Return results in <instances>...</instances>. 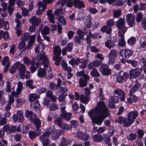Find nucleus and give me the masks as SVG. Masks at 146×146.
<instances>
[{
    "label": "nucleus",
    "instance_id": "nucleus-1",
    "mask_svg": "<svg viewBox=\"0 0 146 146\" xmlns=\"http://www.w3.org/2000/svg\"><path fill=\"white\" fill-rule=\"evenodd\" d=\"M97 110L99 115H97L92 121L97 125H101L104 119L109 116V110L104 101H100L97 104Z\"/></svg>",
    "mask_w": 146,
    "mask_h": 146
},
{
    "label": "nucleus",
    "instance_id": "nucleus-2",
    "mask_svg": "<svg viewBox=\"0 0 146 146\" xmlns=\"http://www.w3.org/2000/svg\"><path fill=\"white\" fill-rule=\"evenodd\" d=\"M138 115V112L134 110L129 112L127 115V119L126 118H124L123 117L120 116L118 117L117 119L115 120V122L121 123L122 122L124 123L123 126L127 127L130 126L135 121Z\"/></svg>",
    "mask_w": 146,
    "mask_h": 146
},
{
    "label": "nucleus",
    "instance_id": "nucleus-3",
    "mask_svg": "<svg viewBox=\"0 0 146 146\" xmlns=\"http://www.w3.org/2000/svg\"><path fill=\"white\" fill-rule=\"evenodd\" d=\"M100 66V72L104 76L110 75L111 73V69L109 68V66L106 64H101Z\"/></svg>",
    "mask_w": 146,
    "mask_h": 146
},
{
    "label": "nucleus",
    "instance_id": "nucleus-4",
    "mask_svg": "<svg viewBox=\"0 0 146 146\" xmlns=\"http://www.w3.org/2000/svg\"><path fill=\"white\" fill-rule=\"evenodd\" d=\"M133 52L131 50L125 49L120 50L119 54L120 56H121L123 58L127 59L132 56Z\"/></svg>",
    "mask_w": 146,
    "mask_h": 146
},
{
    "label": "nucleus",
    "instance_id": "nucleus-5",
    "mask_svg": "<svg viewBox=\"0 0 146 146\" xmlns=\"http://www.w3.org/2000/svg\"><path fill=\"white\" fill-rule=\"evenodd\" d=\"M116 81L118 83H121L123 80L128 78V76L126 72H123V71L120 72L116 77Z\"/></svg>",
    "mask_w": 146,
    "mask_h": 146
},
{
    "label": "nucleus",
    "instance_id": "nucleus-6",
    "mask_svg": "<svg viewBox=\"0 0 146 146\" xmlns=\"http://www.w3.org/2000/svg\"><path fill=\"white\" fill-rule=\"evenodd\" d=\"M102 61L96 60L90 62L88 65V69L90 70L94 69L100 66L102 63Z\"/></svg>",
    "mask_w": 146,
    "mask_h": 146
},
{
    "label": "nucleus",
    "instance_id": "nucleus-7",
    "mask_svg": "<svg viewBox=\"0 0 146 146\" xmlns=\"http://www.w3.org/2000/svg\"><path fill=\"white\" fill-rule=\"evenodd\" d=\"M24 118L22 112L20 110L17 111V114H14L13 117V120L14 121H18L20 122L23 121Z\"/></svg>",
    "mask_w": 146,
    "mask_h": 146
},
{
    "label": "nucleus",
    "instance_id": "nucleus-8",
    "mask_svg": "<svg viewBox=\"0 0 146 146\" xmlns=\"http://www.w3.org/2000/svg\"><path fill=\"white\" fill-rule=\"evenodd\" d=\"M117 53V51L115 49L111 50L109 52L108 55L109 61L111 64L115 62Z\"/></svg>",
    "mask_w": 146,
    "mask_h": 146
},
{
    "label": "nucleus",
    "instance_id": "nucleus-9",
    "mask_svg": "<svg viewBox=\"0 0 146 146\" xmlns=\"http://www.w3.org/2000/svg\"><path fill=\"white\" fill-rule=\"evenodd\" d=\"M118 100V98L117 96L113 95L111 96L109 102V104L110 107L111 108H116V106L115 104L117 103Z\"/></svg>",
    "mask_w": 146,
    "mask_h": 146
},
{
    "label": "nucleus",
    "instance_id": "nucleus-10",
    "mask_svg": "<svg viewBox=\"0 0 146 146\" xmlns=\"http://www.w3.org/2000/svg\"><path fill=\"white\" fill-rule=\"evenodd\" d=\"M141 69L137 68L132 69L130 71V77L132 79L137 77L141 73Z\"/></svg>",
    "mask_w": 146,
    "mask_h": 146
},
{
    "label": "nucleus",
    "instance_id": "nucleus-11",
    "mask_svg": "<svg viewBox=\"0 0 146 146\" xmlns=\"http://www.w3.org/2000/svg\"><path fill=\"white\" fill-rule=\"evenodd\" d=\"M115 94H117L121 101L123 102L125 98V94L124 92L121 89L119 88L114 91Z\"/></svg>",
    "mask_w": 146,
    "mask_h": 146
},
{
    "label": "nucleus",
    "instance_id": "nucleus-12",
    "mask_svg": "<svg viewBox=\"0 0 146 146\" xmlns=\"http://www.w3.org/2000/svg\"><path fill=\"white\" fill-rule=\"evenodd\" d=\"M33 108L34 110L36 112L39 113H40L42 109L41 106L38 102V100L33 102L32 105V103H31V106Z\"/></svg>",
    "mask_w": 146,
    "mask_h": 146
},
{
    "label": "nucleus",
    "instance_id": "nucleus-13",
    "mask_svg": "<svg viewBox=\"0 0 146 146\" xmlns=\"http://www.w3.org/2000/svg\"><path fill=\"white\" fill-rule=\"evenodd\" d=\"M48 137L43 134L39 137V140L41 141H42L43 146H49L50 141Z\"/></svg>",
    "mask_w": 146,
    "mask_h": 146
},
{
    "label": "nucleus",
    "instance_id": "nucleus-14",
    "mask_svg": "<svg viewBox=\"0 0 146 146\" xmlns=\"http://www.w3.org/2000/svg\"><path fill=\"white\" fill-rule=\"evenodd\" d=\"M26 67L24 64H21V66L18 68V73L20 78L24 79L25 74L26 72Z\"/></svg>",
    "mask_w": 146,
    "mask_h": 146
},
{
    "label": "nucleus",
    "instance_id": "nucleus-15",
    "mask_svg": "<svg viewBox=\"0 0 146 146\" xmlns=\"http://www.w3.org/2000/svg\"><path fill=\"white\" fill-rule=\"evenodd\" d=\"M40 18H37L36 16H33L29 19V22L33 26H36L38 25L40 23Z\"/></svg>",
    "mask_w": 146,
    "mask_h": 146
},
{
    "label": "nucleus",
    "instance_id": "nucleus-16",
    "mask_svg": "<svg viewBox=\"0 0 146 146\" xmlns=\"http://www.w3.org/2000/svg\"><path fill=\"white\" fill-rule=\"evenodd\" d=\"M37 71V76L40 78H43L46 75V69L42 68L41 67H40Z\"/></svg>",
    "mask_w": 146,
    "mask_h": 146
},
{
    "label": "nucleus",
    "instance_id": "nucleus-17",
    "mask_svg": "<svg viewBox=\"0 0 146 146\" xmlns=\"http://www.w3.org/2000/svg\"><path fill=\"white\" fill-rule=\"evenodd\" d=\"M116 42H117V40L115 39H114V40H113L111 39H108L105 42V45L106 47L110 49L111 48L115 46V43Z\"/></svg>",
    "mask_w": 146,
    "mask_h": 146
},
{
    "label": "nucleus",
    "instance_id": "nucleus-18",
    "mask_svg": "<svg viewBox=\"0 0 146 146\" xmlns=\"http://www.w3.org/2000/svg\"><path fill=\"white\" fill-rule=\"evenodd\" d=\"M73 4L75 7L78 9L84 8L85 7L84 4L80 0H74L73 2Z\"/></svg>",
    "mask_w": 146,
    "mask_h": 146
},
{
    "label": "nucleus",
    "instance_id": "nucleus-19",
    "mask_svg": "<svg viewBox=\"0 0 146 146\" xmlns=\"http://www.w3.org/2000/svg\"><path fill=\"white\" fill-rule=\"evenodd\" d=\"M61 53L60 47L58 45H54L53 46V53L55 56L60 57Z\"/></svg>",
    "mask_w": 146,
    "mask_h": 146
},
{
    "label": "nucleus",
    "instance_id": "nucleus-20",
    "mask_svg": "<svg viewBox=\"0 0 146 146\" xmlns=\"http://www.w3.org/2000/svg\"><path fill=\"white\" fill-rule=\"evenodd\" d=\"M125 22L122 19L120 18L116 22V26L118 30H120L124 27Z\"/></svg>",
    "mask_w": 146,
    "mask_h": 146
},
{
    "label": "nucleus",
    "instance_id": "nucleus-21",
    "mask_svg": "<svg viewBox=\"0 0 146 146\" xmlns=\"http://www.w3.org/2000/svg\"><path fill=\"white\" fill-rule=\"evenodd\" d=\"M100 31L102 33H106L108 35H110L111 33L112 29L107 25H105L101 27Z\"/></svg>",
    "mask_w": 146,
    "mask_h": 146
},
{
    "label": "nucleus",
    "instance_id": "nucleus-22",
    "mask_svg": "<svg viewBox=\"0 0 146 146\" xmlns=\"http://www.w3.org/2000/svg\"><path fill=\"white\" fill-rule=\"evenodd\" d=\"M72 116V114L71 113H61L60 115L61 117L64 119L66 121H68L70 120Z\"/></svg>",
    "mask_w": 146,
    "mask_h": 146
},
{
    "label": "nucleus",
    "instance_id": "nucleus-23",
    "mask_svg": "<svg viewBox=\"0 0 146 146\" xmlns=\"http://www.w3.org/2000/svg\"><path fill=\"white\" fill-rule=\"evenodd\" d=\"M0 39L3 38L5 40H7L9 38V34L8 31L4 32L3 31L0 30Z\"/></svg>",
    "mask_w": 146,
    "mask_h": 146
},
{
    "label": "nucleus",
    "instance_id": "nucleus-24",
    "mask_svg": "<svg viewBox=\"0 0 146 146\" xmlns=\"http://www.w3.org/2000/svg\"><path fill=\"white\" fill-rule=\"evenodd\" d=\"M23 88V86L22 83L19 81L17 83V87L16 89V92L15 91H12V93L14 92L16 95H19L21 92Z\"/></svg>",
    "mask_w": 146,
    "mask_h": 146
},
{
    "label": "nucleus",
    "instance_id": "nucleus-25",
    "mask_svg": "<svg viewBox=\"0 0 146 146\" xmlns=\"http://www.w3.org/2000/svg\"><path fill=\"white\" fill-rule=\"evenodd\" d=\"M48 58L46 56H45L43 54H37L36 57V59L37 60H42L44 61V60L46 61Z\"/></svg>",
    "mask_w": 146,
    "mask_h": 146
},
{
    "label": "nucleus",
    "instance_id": "nucleus-26",
    "mask_svg": "<svg viewBox=\"0 0 146 146\" xmlns=\"http://www.w3.org/2000/svg\"><path fill=\"white\" fill-rule=\"evenodd\" d=\"M55 129V127L54 126L51 125L50 126L48 131L43 133L42 134L46 136L47 137H49L50 134L54 131Z\"/></svg>",
    "mask_w": 146,
    "mask_h": 146
},
{
    "label": "nucleus",
    "instance_id": "nucleus-27",
    "mask_svg": "<svg viewBox=\"0 0 146 146\" xmlns=\"http://www.w3.org/2000/svg\"><path fill=\"white\" fill-rule=\"evenodd\" d=\"M25 116L26 117H29V119L31 121L33 119V112L32 111H29L27 109L25 110Z\"/></svg>",
    "mask_w": 146,
    "mask_h": 146
},
{
    "label": "nucleus",
    "instance_id": "nucleus-28",
    "mask_svg": "<svg viewBox=\"0 0 146 146\" xmlns=\"http://www.w3.org/2000/svg\"><path fill=\"white\" fill-rule=\"evenodd\" d=\"M61 134V132L59 130L55 131L52 135L53 139L54 140H58Z\"/></svg>",
    "mask_w": 146,
    "mask_h": 146
},
{
    "label": "nucleus",
    "instance_id": "nucleus-29",
    "mask_svg": "<svg viewBox=\"0 0 146 146\" xmlns=\"http://www.w3.org/2000/svg\"><path fill=\"white\" fill-rule=\"evenodd\" d=\"M92 138L94 141L98 142H101L103 139L101 135L98 134L94 135L93 136Z\"/></svg>",
    "mask_w": 146,
    "mask_h": 146
},
{
    "label": "nucleus",
    "instance_id": "nucleus-30",
    "mask_svg": "<svg viewBox=\"0 0 146 146\" xmlns=\"http://www.w3.org/2000/svg\"><path fill=\"white\" fill-rule=\"evenodd\" d=\"M33 80L29 79L26 81V86H28L31 89H34L35 87V86H33Z\"/></svg>",
    "mask_w": 146,
    "mask_h": 146
},
{
    "label": "nucleus",
    "instance_id": "nucleus-31",
    "mask_svg": "<svg viewBox=\"0 0 146 146\" xmlns=\"http://www.w3.org/2000/svg\"><path fill=\"white\" fill-rule=\"evenodd\" d=\"M58 21L63 26L65 25L66 24V19L64 17L59 15L58 18Z\"/></svg>",
    "mask_w": 146,
    "mask_h": 146
},
{
    "label": "nucleus",
    "instance_id": "nucleus-32",
    "mask_svg": "<svg viewBox=\"0 0 146 146\" xmlns=\"http://www.w3.org/2000/svg\"><path fill=\"white\" fill-rule=\"evenodd\" d=\"M54 124L61 128L62 127V123L61 119L60 117H58L54 120Z\"/></svg>",
    "mask_w": 146,
    "mask_h": 146
},
{
    "label": "nucleus",
    "instance_id": "nucleus-33",
    "mask_svg": "<svg viewBox=\"0 0 146 146\" xmlns=\"http://www.w3.org/2000/svg\"><path fill=\"white\" fill-rule=\"evenodd\" d=\"M33 122L36 126L37 129H38L40 126L41 121L38 119H33Z\"/></svg>",
    "mask_w": 146,
    "mask_h": 146
},
{
    "label": "nucleus",
    "instance_id": "nucleus-34",
    "mask_svg": "<svg viewBox=\"0 0 146 146\" xmlns=\"http://www.w3.org/2000/svg\"><path fill=\"white\" fill-rule=\"evenodd\" d=\"M90 75L94 77H98L100 75V74L98 72L96 69H94L91 71Z\"/></svg>",
    "mask_w": 146,
    "mask_h": 146
},
{
    "label": "nucleus",
    "instance_id": "nucleus-35",
    "mask_svg": "<svg viewBox=\"0 0 146 146\" xmlns=\"http://www.w3.org/2000/svg\"><path fill=\"white\" fill-rule=\"evenodd\" d=\"M88 114L92 120L96 117V116H94L96 113V111L94 109H92L88 112Z\"/></svg>",
    "mask_w": 146,
    "mask_h": 146
},
{
    "label": "nucleus",
    "instance_id": "nucleus-36",
    "mask_svg": "<svg viewBox=\"0 0 146 146\" xmlns=\"http://www.w3.org/2000/svg\"><path fill=\"white\" fill-rule=\"evenodd\" d=\"M79 86L84 87L87 86V82L84 80L83 78H81L79 81Z\"/></svg>",
    "mask_w": 146,
    "mask_h": 146
},
{
    "label": "nucleus",
    "instance_id": "nucleus-37",
    "mask_svg": "<svg viewBox=\"0 0 146 146\" xmlns=\"http://www.w3.org/2000/svg\"><path fill=\"white\" fill-rule=\"evenodd\" d=\"M113 14L114 18H118L121 15V11L119 9L114 11Z\"/></svg>",
    "mask_w": 146,
    "mask_h": 146
},
{
    "label": "nucleus",
    "instance_id": "nucleus-38",
    "mask_svg": "<svg viewBox=\"0 0 146 146\" xmlns=\"http://www.w3.org/2000/svg\"><path fill=\"white\" fill-rule=\"evenodd\" d=\"M80 99L82 102L84 104L88 102L89 98L88 96H85L83 95H82L80 96Z\"/></svg>",
    "mask_w": 146,
    "mask_h": 146
},
{
    "label": "nucleus",
    "instance_id": "nucleus-39",
    "mask_svg": "<svg viewBox=\"0 0 146 146\" xmlns=\"http://www.w3.org/2000/svg\"><path fill=\"white\" fill-rule=\"evenodd\" d=\"M30 138L32 140H33L37 136V134L35 132L33 131H30L29 133Z\"/></svg>",
    "mask_w": 146,
    "mask_h": 146
},
{
    "label": "nucleus",
    "instance_id": "nucleus-40",
    "mask_svg": "<svg viewBox=\"0 0 146 146\" xmlns=\"http://www.w3.org/2000/svg\"><path fill=\"white\" fill-rule=\"evenodd\" d=\"M29 34L27 33L23 34L21 37L22 41H23L25 42L27 41L29 39Z\"/></svg>",
    "mask_w": 146,
    "mask_h": 146
},
{
    "label": "nucleus",
    "instance_id": "nucleus-41",
    "mask_svg": "<svg viewBox=\"0 0 146 146\" xmlns=\"http://www.w3.org/2000/svg\"><path fill=\"white\" fill-rule=\"evenodd\" d=\"M135 41L136 39L134 37L132 36L128 40L127 43L132 46L134 44Z\"/></svg>",
    "mask_w": 146,
    "mask_h": 146
},
{
    "label": "nucleus",
    "instance_id": "nucleus-42",
    "mask_svg": "<svg viewBox=\"0 0 146 146\" xmlns=\"http://www.w3.org/2000/svg\"><path fill=\"white\" fill-rule=\"evenodd\" d=\"M49 29L47 27H45L41 31V33L43 35L48 34Z\"/></svg>",
    "mask_w": 146,
    "mask_h": 146
},
{
    "label": "nucleus",
    "instance_id": "nucleus-43",
    "mask_svg": "<svg viewBox=\"0 0 146 146\" xmlns=\"http://www.w3.org/2000/svg\"><path fill=\"white\" fill-rule=\"evenodd\" d=\"M67 96V94L62 93L59 96L58 99L60 102H62L64 100L66 96Z\"/></svg>",
    "mask_w": 146,
    "mask_h": 146
},
{
    "label": "nucleus",
    "instance_id": "nucleus-44",
    "mask_svg": "<svg viewBox=\"0 0 146 146\" xmlns=\"http://www.w3.org/2000/svg\"><path fill=\"white\" fill-rule=\"evenodd\" d=\"M49 87L52 90H58L59 89L57 85L54 82H51L49 84Z\"/></svg>",
    "mask_w": 146,
    "mask_h": 146
},
{
    "label": "nucleus",
    "instance_id": "nucleus-45",
    "mask_svg": "<svg viewBox=\"0 0 146 146\" xmlns=\"http://www.w3.org/2000/svg\"><path fill=\"white\" fill-rule=\"evenodd\" d=\"M137 135L136 134L133 133H131L129 135L127 139L129 140L133 141L136 138Z\"/></svg>",
    "mask_w": 146,
    "mask_h": 146
},
{
    "label": "nucleus",
    "instance_id": "nucleus-46",
    "mask_svg": "<svg viewBox=\"0 0 146 146\" xmlns=\"http://www.w3.org/2000/svg\"><path fill=\"white\" fill-rule=\"evenodd\" d=\"M126 62L128 63L131 64L134 67H136L137 64V62L134 60H127Z\"/></svg>",
    "mask_w": 146,
    "mask_h": 146
},
{
    "label": "nucleus",
    "instance_id": "nucleus-47",
    "mask_svg": "<svg viewBox=\"0 0 146 146\" xmlns=\"http://www.w3.org/2000/svg\"><path fill=\"white\" fill-rule=\"evenodd\" d=\"M143 15L142 13H138L136 18V21L137 23H139L143 19Z\"/></svg>",
    "mask_w": 146,
    "mask_h": 146
},
{
    "label": "nucleus",
    "instance_id": "nucleus-48",
    "mask_svg": "<svg viewBox=\"0 0 146 146\" xmlns=\"http://www.w3.org/2000/svg\"><path fill=\"white\" fill-rule=\"evenodd\" d=\"M53 60H56L54 63V64L57 66H58L60 65V61L61 59L60 57L55 56V57H53Z\"/></svg>",
    "mask_w": 146,
    "mask_h": 146
},
{
    "label": "nucleus",
    "instance_id": "nucleus-49",
    "mask_svg": "<svg viewBox=\"0 0 146 146\" xmlns=\"http://www.w3.org/2000/svg\"><path fill=\"white\" fill-rule=\"evenodd\" d=\"M106 24V25L111 28L112 26H113L114 25V22L113 21L112 19H109L107 21Z\"/></svg>",
    "mask_w": 146,
    "mask_h": 146
},
{
    "label": "nucleus",
    "instance_id": "nucleus-50",
    "mask_svg": "<svg viewBox=\"0 0 146 146\" xmlns=\"http://www.w3.org/2000/svg\"><path fill=\"white\" fill-rule=\"evenodd\" d=\"M6 83V92H10L11 91V86L10 83L9 81H7Z\"/></svg>",
    "mask_w": 146,
    "mask_h": 146
},
{
    "label": "nucleus",
    "instance_id": "nucleus-51",
    "mask_svg": "<svg viewBox=\"0 0 146 146\" xmlns=\"http://www.w3.org/2000/svg\"><path fill=\"white\" fill-rule=\"evenodd\" d=\"M139 139H141L144 135V132L143 130L141 129H139L137 131Z\"/></svg>",
    "mask_w": 146,
    "mask_h": 146
},
{
    "label": "nucleus",
    "instance_id": "nucleus-52",
    "mask_svg": "<svg viewBox=\"0 0 146 146\" xmlns=\"http://www.w3.org/2000/svg\"><path fill=\"white\" fill-rule=\"evenodd\" d=\"M49 108L50 111L56 110L58 109V105L55 103H53L50 106Z\"/></svg>",
    "mask_w": 146,
    "mask_h": 146
},
{
    "label": "nucleus",
    "instance_id": "nucleus-53",
    "mask_svg": "<svg viewBox=\"0 0 146 146\" xmlns=\"http://www.w3.org/2000/svg\"><path fill=\"white\" fill-rule=\"evenodd\" d=\"M73 44L72 42L68 43L67 45V47H66L67 51L68 52H70L72 51L73 48Z\"/></svg>",
    "mask_w": 146,
    "mask_h": 146
},
{
    "label": "nucleus",
    "instance_id": "nucleus-54",
    "mask_svg": "<svg viewBox=\"0 0 146 146\" xmlns=\"http://www.w3.org/2000/svg\"><path fill=\"white\" fill-rule=\"evenodd\" d=\"M104 140L105 143L108 144V146H111L112 144L110 143L111 138L107 136L104 137Z\"/></svg>",
    "mask_w": 146,
    "mask_h": 146
},
{
    "label": "nucleus",
    "instance_id": "nucleus-55",
    "mask_svg": "<svg viewBox=\"0 0 146 146\" xmlns=\"http://www.w3.org/2000/svg\"><path fill=\"white\" fill-rule=\"evenodd\" d=\"M84 133L83 132L81 131H77L76 134V136L77 137L79 138V139H82Z\"/></svg>",
    "mask_w": 146,
    "mask_h": 146
},
{
    "label": "nucleus",
    "instance_id": "nucleus-56",
    "mask_svg": "<svg viewBox=\"0 0 146 146\" xmlns=\"http://www.w3.org/2000/svg\"><path fill=\"white\" fill-rule=\"evenodd\" d=\"M61 65L62 69L65 71L67 70L68 68V64L65 61H62L61 63Z\"/></svg>",
    "mask_w": 146,
    "mask_h": 146
},
{
    "label": "nucleus",
    "instance_id": "nucleus-57",
    "mask_svg": "<svg viewBox=\"0 0 146 146\" xmlns=\"http://www.w3.org/2000/svg\"><path fill=\"white\" fill-rule=\"evenodd\" d=\"M7 10L9 16L11 15L15 9L14 7H12L10 5H8L7 7Z\"/></svg>",
    "mask_w": 146,
    "mask_h": 146
},
{
    "label": "nucleus",
    "instance_id": "nucleus-58",
    "mask_svg": "<svg viewBox=\"0 0 146 146\" xmlns=\"http://www.w3.org/2000/svg\"><path fill=\"white\" fill-rule=\"evenodd\" d=\"M67 140L64 137L62 138V141L59 146H67Z\"/></svg>",
    "mask_w": 146,
    "mask_h": 146
},
{
    "label": "nucleus",
    "instance_id": "nucleus-59",
    "mask_svg": "<svg viewBox=\"0 0 146 146\" xmlns=\"http://www.w3.org/2000/svg\"><path fill=\"white\" fill-rule=\"evenodd\" d=\"M16 131V126L12 125L11 127H10L9 131V134H10L12 133H14Z\"/></svg>",
    "mask_w": 146,
    "mask_h": 146
},
{
    "label": "nucleus",
    "instance_id": "nucleus-60",
    "mask_svg": "<svg viewBox=\"0 0 146 146\" xmlns=\"http://www.w3.org/2000/svg\"><path fill=\"white\" fill-rule=\"evenodd\" d=\"M125 44L124 38H120L118 42V44L120 46L124 47L125 46Z\"/></svg>",
    "mask_w": 146,
    "mask_h": 146
},
{
    "label": "nucleus",
    "instance_id": "nucleus-61",
    "mask_svg": "<svg viewBox=\"0 0 146 146\" xmlns=\"http://www.w3.org/2000/svg\"><path fill=\"white\" fill-rule=\"evenodd\" d=\"M15 22L17 24L15 27V29L21 28V21L20 20L17 18H16L15 19Z\"/></svg>",
    "mask_w": 146,
    "mask_h": 146
},
{
    "label": "nucleus",
    "instance_id": "nucleus-62",
    "mask_svg": "<svg viewBox=\"0 0 146 146\" xmlns=\"http://www.w3.org/2000/svg\"><path fill=\"white\" fill-rule=\"evenodd\" d=\"M135 18H133L131 20H129L127 23V24L129 25L130 27H132L133 25H135V22H134Z\"/></svg>",
    "mask_w": 146,
    "mask_h": 146
},
{
    "label": "nucleus",
    "instance_id": "nucleus-63",
    "mask_svg": "<svg viewBox=\"0 0 146 146\" xmlns=\"http://www.w3.org/2000/svg\"><path fill=\"white\" fill-rule=\"evenodd\" d=\"M36 100H38L36 97H34V95L32 94L30 95L29 96V101L30 102H33L36 101Z\"/></svg>",
    "mask_w": 146,
    "mask_h": 146
},
{
    "label": "nucleus",
    "instance_id": "nucleus-64",
    "mask_svg": "<svg viewBox=\"0 0 146 146\" xmlns=\"http://www.w3.org/2000/svg\"><path fill=\"white\" fill-rule=\"evenodd\" d=\"M9 58L8 56L5 57L2 61V64L3 66H5L6 63L9 61Z\"/></svg>",
    "mask_w": 146,
    "mask_h": 146
}]
</instances>
